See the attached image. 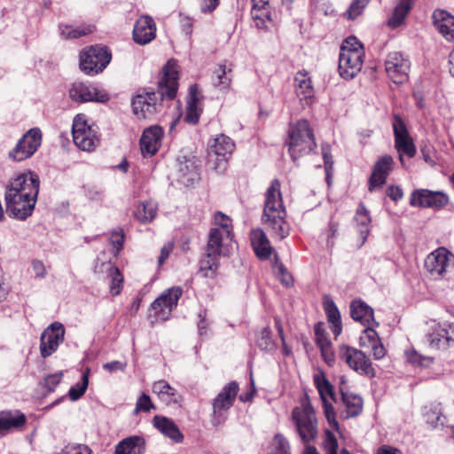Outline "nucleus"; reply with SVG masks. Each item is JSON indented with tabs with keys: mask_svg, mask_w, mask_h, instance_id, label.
<instances>
[{
	"mask_svg": "<svg viewBox=\"0 0 454 454\" xmlns=\"http://www.w3.org/2000/svg\"><path fill=\"white\" fill-rule=\"evenodd\" d=\"M27 423V418L20 411H3L0 412V437L7 433L21 429Z\"/></svg>",
	"mask_w": 454,
	"mask_h": 454,
	"instance_id": "nucleus-24",
	"label": "nucleus"
},
{
	"mask_svg": "<svg viewBox=\"0 0 454 454\" xmlns=\"http://www.w3.org/2000/svg\"><path fill=\"white\" fill-rule=\"evenodd\" d=\"M40 189L36 173L27 170L8 181L5 185L4 203L9 216L25 221L35 209Z\"/></svg>",
	"mask_w": 454,
	"mask_h": 454,
	"instance_id": "nucleus-1",
	"label": "nucleus"
},
{
	"mask_svg": "<svg viewBox=\"0 0 454 454\" xmlns=\"http://www.w3.org/2000/svg\"><path fill=\"white\" fill-rule=\"evenodd\" d=\"M197 85H192L189 90L184 121L189 124H196L200 120L201 110L198 106L200 101Z\"/></svg>",
	"mask_w": 454,
	"mask_h": 454,
	"instance_id": "nucleus-32",
	"label": "nucleus"
},
{
	"mask_svg": "<svg viewBox=\"0 0 454 454\" xmlns=\"http://www.w3.org/2000/svg\"><path fill=\"white\" fill-rule=\"evenodd\" d=\"M351 317L364 325H379L374 320L373 309L361 300L353 301L350 304Z\"/></svg>",
	"mask_w": 454,
	"mask_h": 454,
	"instance_id": "nucleus-29",
	"label": "nucleus"
},
{
	"mask_svg": "<svg viewBox=\"0 0 454 454\" xmlns=\"http://www.w3.org/2000/svg\"><path fill=\"white\" fill-rule=\"evenodd\" d=\"M112 59L111 52L105 46L92 45L80 54V68L89 75L102 72Z\"/></svg>",
	"mask_w": 454,
	"mask_h": 454,
	"instance_id": "nucleus-7",
	"label": "nucleus"
},
{
	"mask_svg": "<svg viewBox=\"0 0 454 454\" xmlns=\"http://www.w3.org/2000/svg\"><path fill=\"white\" fill-rule=\"evenodd\" d=\"M445 421L446 418L442 414L441 404H432L430 411H427V424H430L434 428H437L442 427Z\"/></svg>",
	"mask_w": 454,
	"mask_h": 454,
	"instance_id": "nucleus-44",
	"label": "nucleus"
},
{
	"mask_svg": "<svg viewBox=\"0 0 454 454\" xmlns=\"http://www.w3.org/2000/svg\"><path fill=\"white\" fill-rule=\"evenodd\" d=\"M278 275H280V281L286 286H291L294 284V279L291 274L287 271L286 267L280 263L278 266Z\"/></svg>",
	"mask_w": 454,
	"mask_h": 454,
	"instance_id": "nucleus-61",
	"label": "nucleus"
},
{
	"mask_svg": "<svg viewBox=\"0 0 454 454\" xmlns=\"http://www.w3.org/2000/svg\"><path fill=\"white\" fill-rule=\"evenodd\" d=\"M145 441L137 435L121 440L115 447V454H145Z\"/></svg>",
	"mask_w": 454,
	"mask_h": 454,
	"instance_id": "nucleus-30",
	"label": "nucleus"
},
{
	"mask_svg": "<svg viewBox=\"0 0 454 454\" xmlns=\"http://www.w3.org/2000/svg\"><path fill=\"white\" fill-rule=\"evenodd\" d=\"M286 145L294 161L309 154L317 147L313 129L307 120L301 119L290 125Z\"/></svg>",
	"mask_w": 454,
	"mask_h": 454,
	"instance_id": "nucleus-4",
	"label": "nucleus"
},
{
	"mask_svg": "<svg viewBox=\"0 0 454 454\" xmlns=\"http://www.w3.org/2000/svg\"><path fill=\"white\" fill-rule=\"evenodd\" d=\"M393 129L395 136V147L399 153V159L403 162V154L411 158L416 154V147L407 130L404 121L399 114L393 117Z\"/></svg>",
	"mask_w": 454,
	"mask_h": 454,
	"instance_id": "nucleus-12",
	"label": "nucleus"
},
{
	"mask_svg": "<svg viewBox=\"0 0 454 454\" xmlns=\"http://www.w3.org/2000/svg\"><path fill=\"white\" fill-rule=\"evenodd\" d=\"M61 35L67 39L79 38L93 32L94 27L84 25L77 27L65 25L60 27Z\"/></svg>",
	"mask_w": 454,
	"mask_h": 454,
	"instance_id": "nucleus-43",
	"label": "nucleus"
},
{
	"mask_svg": "<svg viewBox=\"0 0 454 454\" xmlns=\"http://www.w3.org/2000/svg\"><path fill=\"white\" fill-rule=\"evenodd\" d=\"M324 413L325 416L329 422V424L337 426L335 411L333 404L328 401V399L322 400Z\"/></svg>",
	"mask_w": 454,
	"mask_h": 454,
	"instance_id": "nucleus-58",
	"label": "nucleus"
},
{
	"mask_svg": "<svg viewBox=\"0 0 454 454\" xmlns=\"http://www.w3.org/2000/svg\"><path fill=\"white\" fill-rule=\"evenodd\" d=\"M449 203V196L442 192L427 190V207L442 208Z\"/></svg>",
	"mask_w": 454,
	"mask_h": 454,
	"instance_id": "nucleus-46",
	"label": "nucleus"
},
{
	"mask_svg": "<svg viewBox=\"0 0 454 454\" xmlns=\"http://www.w3.org/2000/svg\"><path fill=\"white\" fill-rule=\"evenodd\" d=\"M234 146V143L229 137L223 134L217 136L208 149V160L212 161L214 159L219 160L218 165L225 163L226 155L233 152Z\"/></svg>",
	"mask_w": 454,
	"mask_h": 454,
	"instance_id": "nucleus-22",
	"label": "nucleus"
},
{
	"mask_svg": "<svg viewBox=\"0 0 454 454\" xmlns=\"http://www.w3.org/2000/svg\"><path fill=\"white\" fill-rule=\"evenodd\" d=\"M386 72L395 83H403L408 79L410 63L400 52H391L385 62Z\"/></svg>",
	"mask_w": 454,
	"mask_h": 454,
	"instance_id": "nucleus-18",
	"label": "nucleus"
},
{
	"mask_svg": "<svg viewBox=\"0 0 454 454\" xmlns=\"http://www.w3.org/2000/svg\"><path fill=\"white\" fill-rule=\"evenodd\" d=\"M42 144V132L38 128L30 129L18 141L15 147L9 153L14 161H22L30 158Z\"/></svg>",
	"mask_w": 454,
	"mask_h": 454,
	"instance_id": "nucleus-10",
	"label": "nucleus"
},
{
	"mask_svg": "<svg viewBox=\"0 0 454 454\" xmlns=\"http://www.w3.org/2000/svg\"><path fill=\"white\" fill-rule=\"evenodd\" d=\"M286 217V211L280 192V182L273 179L265 192L262 221L271 235L280 240L286 239L290 232Z\"/></svg>",
	"mask_w": 454,
	"mask_h": 454,
	"instance_id": "nucleus-3",
	"label": "nucleus"
},
{
	"mask_svg": "<svg viewBox=\"0 0 454 454\" xmlns=\"http://www.w3.org/2000/svg\"><path fill=\"white\" fill-rule=\"evenodd\" d=\"M354 220L356 221L357 225L360 227L359 234H360V238L362 239L360 246H362L365 243V241L367 239V237L369 234L368 225L371 223V217L369 215V211L365 208L364 204L361 203L357 207Z\"/></svg>",
	"mask_w": 454,
	"mask_h": 454,
	"instance_id": "nucleus-37",
	"label": "nucleus"
},
{
	"mask_svg": "<svg viewBox=\"0 0 454 454\" xmlns=\"http://www.w3.org/2000/svg\"><path fill=\"white\" fill-rule=\"evenodd\" d=\"M387 195L394 201H398L403 199V192L400 186L390 185L387 189Z\"/></svg>",
	"mask_w": 454,
	"mask_h": 454,
	"instance_id": "nucleus-64",
	"label": "nucleus"
},
{
	"mask_svg": "<svg viewBox=\"0 0 454 454\" xmlns=\"http://www.w3.org/2000/svg\"><path fill=\"white\" fill-rule=\"evenodd\" d=\"M72 134L74 143L82 151H93L99 142L96 130L88 125L84 116L80 114L74 120Z\"/></svg>",
	"mask_w": 454,
	"mask_h": 454,
	"instance_id": "nucleus-9",
	"label": "nucleus"
},
{
	"mask_svg": "<svg viewBox=\"0 0 454 454\" xmlns=\"http://www.w3.org/2000/svg\"><path fill=\"white\" fill-rule=\"evenodd\" d=\"M314 383L318 390L321 400L327 398L334 400L333 387L323 372L314 375Z\"/></svg>",
	"mask_w": 454,
	"mask_h": 454,
	"instance_id": "nucleus-41",
	"label": "nucleus"
},
{
	"mask_svg": "<svg viewBox=\"0 0 454 454\" xmlns=\"http://www.w3.org/2000/svg\"><path fill=\"white\" fill-rule=\"evenodd\" d=\"M250 240L255 254L260 259L265 260L270 258L273 248L262 230H253L250 234Z\"/></svg>",
	"mask_w": 454,
	"mask_h": 454,
	"instance_id": "nucleus-28",
	"label": "nucleus"
},
{
	"mask_svg": "<svg viewBox=\"0 0 454 454\" xmlns=\"http://www.w3.org/2000/svg\"><path fill=\"white\" fill-rule=\"evenodd\" d=\"M88 384H89L88 374L84 373L82 377V382L77 383L76 385H74V387H72L69 389L68 395H69L70 399L73 401H76L79 398H81L84 395V393L88 387Z\"/></svg>",
	"mask_w": 454,
	"mask_h": 454,
	"instance_id": "nucleus-48",
	"label": "nucleus"
},
{
	"mask_svg": "<svg viewBox=\"0 0 454 454\" xmlns=\"http://www.w3.org/2000/svg\"><path fill=\"white\" fill-rule=\"evenodd\" d=\"M316 342L319 348L331 345V341L327 338L325 330L322 327V324H317L315 326Z\"/></svg>",
	"mask_w": 454,
	"mask_h": 454,
	"instance_id": "nucleus-54",
	"label": "nucleus"
},
{
	"mask_svg": "<svg viewBox=\"0 0 454 454\" xmlns=\"http://www.w3.org/2000/svg\"><path fill=\"white\" fill-rule=\"evenodd\" d=\"M157 214V206L153 201H145L139 203L135 211L134 216L142 223L152 222Z\"/></svg>",
	"mask_w": 454,
	"mask_h": 454,
	"instance_id": "nucleus-39",
	"label": "nucleus"
},
{
	"mask_svg": "<svg viewBox=\"0 0 454 454\" xmlns=\"http://www.w3.org/2000/svg\"><path fill=\"white\" fill-rule=\"evenodd\" d=\"M178 89V65L168 60L162 69V77L158 82V92L137 94L132 100L134 114L138 118H150L158 112L160 100H173Z\"/></svg>",
	"mask_w": 454,
	"mask_h": 454,
	"instance_id": "nucleus-2",
	"label": "nucleus"
},
{
	"mask_svg": "<svg viewBox=\"0 0 454 454\" xmlns=\"http://www.w3.org/2000/svg\"><path fill=\"white\" fill-rule=\"evenodd\" d=\"M63 377V372H59L51 375H48L44 379V386L50 391H53L56 387L60 383Z\"/></svg>",
	"mask_w": 454,
	"mask_h": 454,
	"instance_id": "nucleus-57",
	"label": "nucleus"
},
{
	"mask_svg": "<svg viewBox=\"0 0 454 454\" xmlns=\"http://www.w3.org/2000/svg\"><path fill=\"white\" fill-rule=\"evenodd\" d=\"M231 239L232 235H225L218 229H211L208 234L207 250L221 255L223 243L229 239L231 240Z\"/></svg>",
	"mask_w": 454,
	"mask_h": 454,
	"instance_id": "nucleus-38",
	"label": "nucleus"
},
{
	"mask_svg": "<svg viewBox=\"0 0 454 454\" xmlns=\"http://www.w3.org/2000/svg\"><path fill=\"white\" fill-rule=\"evenodd\" d=\"M450 265H454V255L444 247L427 255V272L432 278H441Z\"/></svg>",
	"mask_w": 454,
	"mask_h": 454,
	"instance_id": "nucleus-14",
	"label": "nucleus"
},
{
	"mask_svg": "<svg viewBox=\"0 0 454 454\" xmlns=\"http://www.w3.org/2000/svg\"><path fill=\"white\" fill-rule=\"evenodd\" d=\"M291 419L295 432L303 443L309 444L317 438L318 434L317 419L315 411L309 402L294 407Z\"/></svg>",
	"mask_w": 454,
	"mask_h": 454,
	"instance_id": "nucleus-6",
	"label": "nucleus"
},
{
	"mask_svg": "<svg viewBox=\"0 0 454 454\" xmlns=\"http://www.w3.org/2000/svg\"><path fill=\"white\" fill-rule=\"evenodd\" d=\"M370 0H353L346 15L349 20H354L358 17L368 5Z\"/></svg>",
	"mask_w": 454,
	"mask_h": 454,
	"instance_id": "nucleus-50",
	"label": "nucleus"
},
{
	"mask_svg": "<svg viewBox=\"0 0 454 454\" xmlns=\"http://www.w3.org/2000/svg\"><path fill=\"white\" fill-rule=\"evenodd\" d=\"M324 308L327 320L331 324V330L335 337H337L342 331L340 311L333 300H326L324 302Z\"/></svg>",
	"mask_w": 454,
	"mask_h": 454,
	"instance_id": "nucleus-34",
	"label": "nucleus"
},
{
	"mask_svg": "<svg viewBox=\"0 0 454 454\" xmlns=\"http://www.w3.org/2000/svg\"><path fill=\"white\" fill-rule=\"evenodd\" d=\"M152 409H155V406L153 403L150 396L145 393H142L137 400L134 412L136 414L140 411L148 412Z\"/></svg>",
	"mask_w": 454,
	"mask_h": 454,
	"instance_id": "nucleus-52",
	"label": "nucleus"
},
{
	"mask_svg": "<svg viewBox=\"0 0 454 454\" xmlns=\"http://www.w3.org/2000/svg\"><path fill=\"white\" fill-rule=\"evenodd\" d=\"M182 294L180 287H171L165 291L151 305L155 316L162 320L168 319L172 310L177 306Z\"/></svg>",
	"mask_w": 454,
	"mask_h": 454,
	"instance_id": "nucleus-15",
	"label": "nucleus"
},
{
	"mask_svg": "<svg viewBox=\"0 0 454 454\" xmlns=\"http://www.w3.org/2000/svg\"><path fill=\"white\" fill-rule=\"evenodd\" d=\"M231 72V67L228 68L225 65H219L212 75L213 84L220 90L229 89L232 80Z\"/></svg>",
	"mask_w": 454,
	"mask_h": 454,
	"instance_id": "nucleus-40",
	"label": "nucleus"
},
{
	"mask_svg": "<svg viewBox=\"0 0 454 454\" xmlns=\"http://www.w3.org/2000/svg\"><path fill=\"white\" fill-rule=\"evenodd\" d=\"M156 25L153 18L149 15L140 16L135 23L133 29L134 41L141 45H145L155 38Z\"/></svg>",
	"mask_w": 454,
	"mask_h": 454,
	"instance_id": "nucleus-20",
	"label": "nucleus"
},
{
	"mask_svg": "<svg viewBox=\"0 0 454 454\" xmlns=\"http://www.w3.org/2000/svg\"><path fill=\"white\" fill-rule=\"evenodd\" d=\"M339 356L349 368L359 374L370 378L375 376V370L371 360L362 350L348 345H341L339 348Z\"/></svg>",
	"mask_w": 454,
	"mask_h": 454,
	"instance_id": "nucleus-8",
	"label": "nucleus"
},
{
	"mask_svg": "<svg viewBox=\"0 0 454 454\" xmlns=\"http://www.w3.org/2000/svg\"><path fill=\"white\" fill-rule=\"evenodd\" d=\"M410 205L414 207H424L426 205V190H414L410 197Z\"/></svg>",
	"mask_w": 454,
	"mask_h": 454,
	"instance_id": "nucleus-53",
	"label": "nucleus"
},
{
	"mask_svg": "<svg viewBox=\"0 0 454 454\" xmlns=\"http://www.w3.org/2000/svg\"><path fill=\"white\" fill-rule=\"evenodd\" d=\"M59 454H92L91 450L86 445L67 446Z\"/></svg>",
	"mask_w": 454,
	"mask_h": 454,
	"instance_id": "nucleus-59",
	"label": "nucleus"
},
{
	"mask_svg": "<svg viewBox=\"0 0 454 454\" xmlns=\"http://www.w3.org/2000/svg\"><path fill=\"white\" fill-rule=\"evenodd\" d=\"M69 96L72 100L77 103L85 102H106L109 99L106 92L98 89L92 84L84 82H74L69 90Z\"/></svg>",
	"mask_w": 454,
	"mask_h": 454,
	"instance_id": "nucleus-16",
	"label": "nucleus"
},
{
	"mask_svg": "<svg viewBox=\"0 0 454 454\" xmlns=\"http://www.w3.org/2000/svg\"><path fill=\"white\" fill-rule=\"evenodd\" d=\"M411 7L412 0H400L398 4L395 6L393 14L388 19L387 25L393 28L401 26Z\"/></svg>",
	"mask_w": 454,
	"mask_h": 454,
	"instance_id": "nucleus-36",
	"label": "nucleus"
},
{
	"mask_svg": "<svg viewBox=\"0 0 454 454\" xmlns=\"http://www.w3.org/2000/svg\"><path fill=\"white\" fill-rule=\"evenodd\" d=\"M125 240L124 231L121 228L114 229L111 232L110 242L114 248V254H117L123 247Z\"/></svg>",
	"mask_w": 454,
	"mask_h": 454,
	"instance_id": "nucleus-51",
	"label": "nucleus"
},
{
	"mask_svg": "<svg viewBox=\"0 0 454 454\" xmlns=\"http://www.w3.org/2000/svg\"><path fill=\"white\" fill-rule=\"evenodd\" d=\"M251 15L255 21L256 27H261L265 23V19H269L266 10H259V8H252Z\"/></svg>",
	"mask_w": 454,
	"mask_h": 454,
	"instance_id": "nucleus-60",
	"label": "nucleus"
},
{
	"mask_svg": "<svg viewBox=\"0 0 454 454\" xmlns=\"http://www.w3.org/2000/svg\"><path fill=\"white\" fill-rule=\"evenodd\" d=\"M219 254L206 251L203 258L200 259V272L204 278H214L219 266Z\"/></svg>",
	"mask_w": 454,
	"mask_h": 454,
	"instance_id": "nucleus-35",
	"label": "nucleus"
},
{
	"mask_svg": "<svg viewBox=\"0 0 454 454\" xmlns=\"http://www.w3.org/2000/svg\"><path fill=\"white\" fill-rule=\"evenodd\" d=\"M200 11L203 13H211L219 5L220 0H200Z\"/></svg>",
	"mask_w": 454,
	"mask_h": 454,
	"instance_id": "nucleus-63",
	"label": "nucleus"
},
{
	"mask_svg": "<svg viewBox=\"0 0 454 454\" xmlns=\"http://www.w3.org/2000/svg\"><path fill=\"white\" fill-rule=\"evenodd\" d=\"M376 325H364L366 328L364 330V334L361 336L360 340L364 345L372 346L380 341L377 332L373 329Z\"/></svg>",
	"mask_w": 454,
	"mask_h": 454,
	"instance_id": "nucleus-49",
	"label": "nucleus"
},
{
	"mask_svg": "<svg viewBox=\"0 0 454 454\" xmlns=\"http://www.w3.org/2000/svg\"><path fill=\"white\" fill-rule=\"evenodd\" d=\"M65 327L59 322L51 324L42 333L40 353L45 358L52 355L64 341Z\"/></svg>",
	"mask_w": 454,
	"mask_h": 454,
	"instance_id": "nucleus-13",
	"label": "nucleus"
},
{
	"mask_svg": "<svg viewBox=\"0 0 454 454\" xmlns=\"http://www.w3.org/2000/svg\"><path fill=\"white\" fill-rule=\"evenodd\" d=\"M100 268L106 272L111 294L114 296L120 294L123 286V276L120 270L111 262H102Z\"/></svg>",
	"mask_w": 454,
	"mask_h": 454,
	"instance_id": "nucleus-33",
	"label": "nucleus"
},
{
	"mask_svg": "<svg viewBox=\"0 0 454 454\" xmlns=\"http://www.w3.org/2000/svg\"><path fill=\"white\" fill-rule=\"evenodd\" d=\"M394 160L390 155L380 157L373 166L369 178V191L372 192L376 187L382 186L387 176L393 168Z\"/></svg>",
	"mask_w": 454,
	"mask_h": 454,
	"instance_id": "nucleus-21",
	"label": "nucleus"
},
{
	"mask_svg": "<svg viewBox=\"0 0 454 454\" xmlns=\"http://www.w3.org/2000/svg\"><path fill=\"white\" fill-rule=\"evenodd\" d=\"M184 161L179 162V172L184 178V182L194 181L197 178V168L191 160L184 158Z\"/></svg>",
	"mask_w": 454,
	"mask_h": 454,
	"instance_id": "nucleus-47",
	"label": "nucleus"
},
{
	"mask_svg": "<svg viewBox=\"0 0 454 454\" xmlns=\"http://www.w3.org/2000/svg\"><path fill=\"white\" fill-rule=\"evenodd\" d=\"M268 454H292L290 442L284 434L278 433L273 436Z\"/></svg>",
	"mask_w": 454,
	"mask_h": 454,
	"instance_id": "nucleus-42",
	"label": "nucleus"
},
{
	"mask_svg": "<svg viewBox=\"0 0 454 454\" xmlns=\"http://www.w3.org/2000/svg\"><path fill=\"white\" fill-rule=\"evenodd\" d=\"M404 355L407 362L413 366H421L423 364L425 357L421 354H419L414 348L407 349Z\"/></svg>",
	"mask_w": 454,
	"mask_h": 454,
	"instance_id": "nucleus-55",
	"label": "nucleus"
},
{
	"mask_svg": "<svg viewBox=\"0 0 454 454\" xmlns=\"http://www.w3.org/2000/svg\"><path fill=\"white\" fill-rule=\"evenodd\" d=\"M152 390L160 401L168 406L180 404L183 401V397L178 391L164 380L155 381L152 386Z\"/></svg>",
	"mask_w": 454,
	"mask_h": 454,
	"instance_id": "nucleus-27",
	"label": "nucleus"
},
{
	"mask_svg": "<svg viewBox=\"0 0 454 454\" xmlns=\"http://www.w3.org/2000/svg\"><path fill=\"white\" fill-rule=\"evenodd\" d=\"M341 401L345 407L342 411L344 419L358 416L363 411V399L358 395L341 391Z\"/></svg>",
	"mask_w": 454,
	"mask_h": 454,
	"instance_id": "nucleus-31",
	"label": "nucleus"
},
{
	"mask_svg": "<svg viewBox=\"0 0 454 454\" xmlns=\"http://www.w3.org/2000/svg\"><path fill=\"white\" fill-rule=\"evenodd\" d=\"M257 343L262 349L267 350L271 348L272 341L270 338V330L269 328L266 327L261 331Z\"/></svg>",
	"mask_w": 454,
	"mask_h": 454,
	"instance_id": "nucleus-56",
	"label": "nucleus"
},
{
	"mask_svg": "<svg viewBox=\"0 0 454 454\" xmlns=\"http://www.w3.org/2000/svg\"><path fill=\"white\" fill-rule=\"evenodd\" d=\"M239 389L238 383L236 381H231L213 400L214 424H220L223 421V415L233 405Z\"/></svg>",
	"mask_w": 454,
	"mask_h": 454,
	"instance_id": "nucleus-11",
	"label": "nucleus"
},
{
	"mask_svg": "<svg viewBox=\"0 0 454 454\" xmlns=\"http://www.w3.org/2000/svg\"><path fill=\"white\" fill-rule=\"evenodd\" d=\"M432 323L433 325L430 327L433 332L429 333L427 338L431 348L436 349L446 348L450 343H454V326L436 324L434 321Z\"/></svg>",
	"mask_w": 454,
	"mask_h": 454,
	"instance_id": "nucleus-19",
	"label": "nucleus"
},
{
	"mask_svg": "<svg viewBox=\"0 0 454 454\" xmlns=\"http://www.w3.org/2000/svg\"><path fill=\"white\" fill-rule=\"evenodd\" d=\"M294 86L301 104L310 106L314 101L315 91L309 74L305 71H299L294 77Z\"/></svg>",
	"mask_w": 454,
	"mask_h": 454,
	"instance_id": "nucleus-25",
	"label": "nucleus"
},
{
	"mask_svg": "<svg viewBox=\"0 0 454 454\" xmlns=\"http://www.w3.org/2000/svg\"><path fill=\"white\" fill-rule=\"evenodd\" d=\"M322 154L325 161V171L328 174L329 170L333 168V165L330 146L328 145H322Z\"/></svg>",
	"mask_w": 454,
	"mask_h": 454,
	"instance_id": "nucleus-62",
	"label": "nucleus"
},
{
	"mask_svg": "<svg viewBox=\"0 0 454 454\" xmlns=\"http://www.w3.org/2000/svg\"><path fill=\"white\" fill-rule=\"evenodd\" d=\"M152 423L160 433L174 442L179 443L183 442L184 434L171 419L161 415H155L153 418Z\"/></svg>",
	"mask_w": 454,
	"mask_h": 454,
	"instance_id": "nucleus-26",
	"label": "nucleus"
},
{
	"mask_svg": "<svg viewBox=\"0 0 454 454\" xmlns=\"http://www.w3.org/2000/svg\"><path fill=\"white\" fill-rule=\"evenodd\" d=\"M215 227L212 229H218L225 235H232V223L231 218L222 212H216L214 215Z\"/></svg>",
	"mask_w": 454,
	"mask_h": 454,
	"instance_id": "nucleus-45",
	"label": "nucleus"
},
{
	"mask_svg": "<svg viewBox=\"0 0 454 454\" xmlns=\"http://www.w3.org/2000/svg\"><path fill=\"white\" fill-rule=\"evenodd\" d=\"M164 136L163 129L160 125H152L144 129L140 137L139 145L144 157H152L160 150Z\"/></svg>",
	"mask_w": 454,
	"mask_h": 454,
	"instance_id": "nucleus-17",
	"label": "nucleus"
},
{
	"mask_svg": "<svg viewBox=\"0 0 454 454\" xmlns=\"http://www.w3.org/2000/svg\"><path fill=\"white\" fill-rule=\"evenodd\" d=\"M364 50L354 36L348 37L341 44L339 56V73L344 79L354 78L362 69Z\"/></svg>",
	"mask_w": 454,
	"mask_h": 454,
	"instance_id": "nucleus-5",
	"label": "nucleus"
},
{
	"mask_svg": "<svg viewBox=\"0 0 454 454\" xmlns=\"http://www.w3.org/2000/svg\"><path fill=\"white\" fill-rule=\"evenodd\" d=\"M432 19L435 29L446 41L454 44V16L444 10H436Z\"/></svg>",
	"mask_w": 454,
	"mask_h": 454,
	"instance_id": "nucleus-23",
	"label": "nucleus"
}]
</instances>
